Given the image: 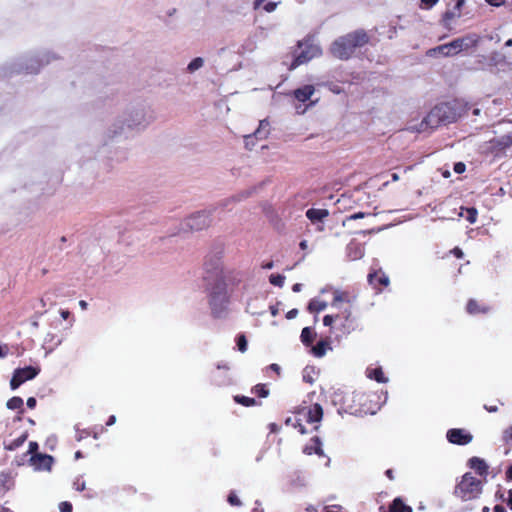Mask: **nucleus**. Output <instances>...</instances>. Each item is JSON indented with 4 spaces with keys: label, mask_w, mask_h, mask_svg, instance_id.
<instances>
[{
    "label": "nucleus",
    "mask_w": 512,
    "mask_h": 512,
    "mask_svg": "<svg viewBox=\"0 0 512 512\" xmlns=\"http://www.w3.org/2000/svg\"><path fill=\"white\" fill-rule=\"evenodd\" d=\"M331 292L330 307L336 312L324 316L323 324L330 327L332 333L347 335L355 329V319L352 312L354 299L348 291L331 288Z\"/></svg>",
    "instance_id": "nucleus-1"
},
{
    "label": "nucleus",
    "mask_w": 512,
    "mask_h": 512,
    "mask_svg": "<svg viewBox=\"0 0 512 512\" xmlns=\"http://www.w3.org/2000/svg\"><path fill=\"white\" fill-rule=\"evenodd\" d=\"M154 120L153 112L144 103L129 106L108 127L110 137L127 135L129 132H140Z\"/></svg>",
    "instance_id": "nucleus-2"
},
{
    "label": "nucleus",
    "mask_w": 512,
    "mask_h": 512,
    "mask_svg": "<svg viewBox=\"0 0 512 512\" xmlns=\"http://www.w3.org/2000/svg\"><path fill=\"white\" fill-rule=\"evenodd\" d=\"M238 281L239 279L232 281H214L205 283L208 304L213 318L226 319L228 317L230 312L229 286L236 284Z\"/></svg>",
    "instance_id": "nucleus-3"
},
{
    "label": "nucleus",
    "mask_w": 512,
    "mask_h": 512,
    "mask_svg": "<svg viewBox=\"0 0 512 512\" xmlns=\"http://www.w3.org/2000/svg\"><path fill=\"white\" fill-rule=\"evenodd\" d=\"M224 246L215 245L207 254L204 262V282L237 280V274L223 263Z\"/></svg>",
    "instance_id": "nucleus-4"
},
{
    "label": "nucleus",
    "mask_w": 512,
    "mask_h": 512,
    "mask_svg": "<svg viewBox=\"0 0 512 512\" xmlns=\"http://www.w3.org/2000/svg\"><path fill=\"white\" fill-rule=\"evenodd\" d=\"M369 41L364 30H356L337 38L330 47L331 54L340 59L347 60L352 57L357 48H361Z\"/></svg>",
    "instance_id": "nucleus-5"
},
{
    "label": "nucleus",
    "mask_w": 512,
    "mask_h": 512,
    "mask_svg": "<svg viewBox=\"0 0 512 512\" xmlns=\"http://www.w3.org/2000/svg\"><path fill=\"white\" fill-rule=\"evenodd\" d=\"M41 65L36 52L27 53L7 61L0 68V74L4 77H12L18 74H38Z\"/></svg>",
    "instance_id": "nucleus-6"
},
{
    "label": "nucleus",
    "mask_w": 512,
    "mask_h": 512,
    "mask_svg": "<svg viewBox=\"0 0 512 512\" xmlns=\"http://www.w3.org/2000/svg\"><path fill=\"white\" fill-rule=\"evenodd\" d=\"M322 418L323 409L321 405L313 404L307 407H303L296 413L293 427L300 434H305L308 432V429L305 428V424L311 425L312 431H317Z\"/></svg>",
    "instance_id": "nucleus-7"
},
{
    "label": "nucleus",
    "mask_w": 512,
    "mask_h": 512,
    "mask_svg": "<svg viewBox=\"0 0 512 512\" xmlns=\"http://www.w3.org/2000/svg\"><path fill=\"white\" fill-rule=\"evenodd\" d=\"M479 42V36L477 34H467L463 37L457 38L450 43L440 45L436 48L429 50L430 56L441 54L443 56H453L461 51L468 50L469 48L475 47Z\"/></svg>",
    "instance_id": "nucleus-8"
},
{
    "label": "nucleus",
    "mask_w": 512,
    "mask_h": 512,
    "mask_svg": "<svg viewBox=\"0 0 512 512\" xmlns=\"http://www.w3.org/2000/svg\"><path fill=\"white\" fill-rule=\"evenodd\" d=\"M321 54L322 50L313 38H308L299 42L296 50L294 51V61L290 65V70L319 57Z\"/></svg>",
    "instance_id": "nucleus-9"
},
{
    "label": "nucleus",
    "mask_w": 512,
    "mask_h": 512,
    "mask_svg": "<svg viewBox=\"0 0 512 512\" xmlns=\"http://www.w3.org/2000/svg\"><path fill=\"white\" fill-rule=\"evenodd\" d=\"M481 481L470 473L463 475L455 489V493L464 501L477 498L481 493Z\"/></svg>",
    "instance_id": "nucleus-10"
},
{
    "label": "nucleus",
    "mask_w": 512,
    "mask_h": 512,
    "mask_svg": "<svg viewBox=\"0 0 512 512\" xmlns=\"http://www.w3.org/2000/svg\"><path fill=\"white\" fill-rule=\"evenodd\" d=\"M39 373L40 368L38 366H26L15 369L10 380L11 389L16 390L24 382L34 379Z\"/></svg>",
    "instance_id": "nucleus-11"
},
{
    "label": "nucleus",
    "mask_w": 512,
    "mask_h": 512,
    "mask_svg": "<svg viewBox=\"0 0 512 512\" xmlns=\"http://www.w3.org/2000/svg\"><path fill=\"white\" fill-rule=\"evenodd\" d=\"M444 124L439 117V109H435V107L428 113V115L422 119L419 124H410L408 129L413 132H427L432 130L439 125Z\"/></svg>",
    "instance_id": "nucleus-12"
},
{
    "label": "nucleus",
    "mask_w": 512,
    "mask_h": 512,
    "mask_svg": "<svg viewBox=\"0 0 512 512\" xmlns=\"http://www.w3.org/2000/svg\"><path fill=\"white\" fill-rule=\"evenodd\" d=\"M211 223L210 214L207 211H200L192 214L185 221V228L191 231H200L208 227Z\"/></svg>",
    "instance_id": "nucleus-13"
},
{
    "label": "nucleus",
    "mask_w": 512,
    "mask_h": 512,
    "mask_svg": "<svg viewBox=\"0 0 512 512\" xmlns=\"http://www.w3.org/2000/svg\"><path fill=\"white\" fill-rule=\"evenodd\" d=\"M302 452L308 456L315 454L320 458H325V465L329 466L330 464V458L325 454L323 442L318 436H313L309 442L305 443L302 447Z\"/></svg>",
    "instance_id": "nucleus-14"
},
{
    "label": "nucleus",
    "mask_w": 512,
    "mask_h": 512,
    "mask_svg": "<svg viewBox=\"0 0 512 512\" xmlns=\"http://www.w3.org/2000/svg\"><path fill=\"white\" fill-rule=\"evenodd\" d=\"M30 465L35 471H51L54 458L51 455L40 453L34 454L29 459Z\"/></svg>",
    "instance_id": "nucleus-15"
},
{
    "label": "nucleus",
    "mask_w": 512,
    "mask_h": 512,
    "mask_svg": "<svg viewBox=\"0 0 512 512\" xmlns=\"http://www.w3.org/2000/svg\"><path fill=\"white\" fill-rule=\"evenodd\" d=\"M489 144L491 151L496 154L504 152L508 148H512V131L490 140Z\"/></svg>",
    "instance_id": "nucleus-16"
},
{
    "label": "nucleus",
    "mask_w": 512,
    "mask_h": 512,
    "mask_svg": "<svg viewBox=\"0 0 512 512\" xmlns=\"http://www.w3.org/2000/svg\"><path fill=\"white\" fill-rule=\"evenodd\" d=\"M446 436L450 443L457 445H466L473 439L472 435L463 429H450Z\"/></svg>",
    "instance_id": "nucleus-17"
},
{
    "label": "nucleus",
    "mask_w": 512,
    "mask_h": 512,
    "mask_svg": "<svg viewBox=\"0 0 512 512\" xmlns=\"http://www.w3.org/2000/svg\"><path fill=\"white\" fill-rule=\"evenodd\" d=\"M439 109V117L444 124L451 123L457 119V113L454 106L450 103H442L435 106Z\"/></svg>",
    "instance_id": "nucleus-18"
},
{
    "label": "nucleus",
    "mask_w": 512,
    "mask_h": 512,
    "mask_svg": "<svg viewBox=\"0 0 512 512\" xmlns=\"http://www.w3.org/2000/svg\"><path fill=\"white\" fill-rule=\"evenodd\" d=\"M465 4V0H456V4L453 10L446 11L443 15L442 22L445 27L450 28L451 22L454 19L461 17V9Z\"/></svg>",
    "instance_id": "nucleus-19"
},
{
    "label": "nucleus",
    "mask_w": 512,
    "mask_h": 512,
    "mask_svg": "<svg viewBox=\"0 0 512 512\" xmlns=\"http://www.w3.org/2000/svg\"><path fill=\"white\" fill-rule=\"evenodd\" d=\"M36 52V55L39 59V62H40V65H41V68L51 64L52 62L54 61H57L60 59V56L50 50V49H40V50H37L35 51Z\"/></svg>",
    "instance_id": "nucleus-20"
},
{
    "label": "nucleus",
    "mask_w": 512,
    "mask_h": 512,
    "mask_svg": "<svg viewBox=\"0 0 512 512\" xmlns=\"http://www.w3.org/2000/svg\"><path fill=\"white\" fill-rule=\"evenodd\" d=\"M366 376L371 380H375L378 383H387L388 378L384 375V372L380 366H369L366 369Z\"/></svg>",
    "instance_id": "nucleus-21"
},
{
    "label": "nucleus",
    "mask_w": 512,
    "mask_h": 512,
    "mask_svg": "<svg viewBox=\"0 0 512 512\" xmlns=\"http://www.w3.org/2000/svg\"><path fill=\"white\" fill-rule=\"evenodd\" d=\"M329 216V211L327 209H316L311 208L306 211V217L312 223L322 222L325 218Z\"/></svg>",
    "instance_id": "nucleus-22"
},
{
    "label": "nucleus",
    "mask_w": 512,
    "mask_h": 512,
    "mask_svg": "<svg viewBox=\"0 0 512 512\" xmlns=\"http://www.w3.org/2000/svg\"><path fill=\"white\" fill-rule=\"evenodd\" d=\"M314 94V87L312 85H305L302 88L294 91V97L301 103L309 101L311 96Z\"/></svg>",
    "instance_id": "nucleus-23"
},
{
    "label": "nucleus",
    "mask_w": 512,
    "mask_h": 512,
    "mask_svg": "<svg viewBox=\"0 0 512 512\" xmlns=\"http://www.w3.org/2000/svg\"><path fill=\"white\" fill-rule=\"evenodd\" d=\"M507 64L506 56L501 52H493L489 56V65L492 67H502Z\"/></svg>",
    "instance_id": "nucleus-24"
},
{
    "label": "nucleus",
    "mask_w": 512,
    "mask_h": 512,
    "mask_svg": "<svg viewBox=\"0 0 512 512\" xmlns=\"http://www.w3.org/2000/svg\"><path fill=\"white\" fill-rule=\"evenodd\" d=\"M469 466L476 472H478L480 475L486 474L488 466L486 465L485 461L478 458L473 457L469 460Z\"/></svg>",
    "instance_id": "nucleus-25"
},
{
    "label": "nucleus",
    "mask_w": 512,
    "mask_h": 512,
    "mask_svg": "<svg viewBox=\"0 0 512 512\" xmlns=\"http://www.w3.org/2000/svg\"><path fill=\"white\" fill-rule=\"evenodd\" d=\"M329 349H331L329 343L327 341L321 340L311 348V353L315 357L320 358L323 357Z\"/></svg>",
    "instance_id": "nucleus-26"
},
{
    "label": "nucleus",
    "mask_w": 512,
    "mask_h": 512,
    "mask_svg": "<svg viewBox=\"0 0 512 512\" xmlns=\"http://www.w3.org/2000/svg\"><path fill=\"white\" fill-rule=\"evenodd\" d=\"M488 307L478 303L475 300H470L467 304V312L471 315L488 312Z\"/></svg>",
    "instance_id": "nucleus-27"
},
{
    "label": "nucleus",
    "mask_w": 512,
    "mask_h": 512,
    "mask_svg": "<svg viewBox=\"0 0 512 512\" xmlns=\"http://www.w3.org/2000/svg\"><path fill=\"white\" fill-rule=\"evenodd\" d=\"M391 512H413L412 508L406 505L401 498H396L391 504Z\"/></svg>",
    "instance_id": "nucleus-28"
},
{
    "label": "nucleus",
    "mask_w": 512,
    "mask_h": 512,
    "mask_svg": "<svg viewBox=\"0 0 512 512\" xmlns=\"http://www.w3.org/2000/svg\"><path fill=\"white\" fill-rule=\"evenodd\" d=\"M269 132V122L267 119H263L259 123L258 129L254 132V136L257 139L265 138Z\"/></svg>",
    "instance_id": "nucleus-29"
},
{
    "label": "nucleus",
    "mask_w": 512,
    "mask_h": 512,
    "mask_svg": "<svg viewBox=\"0 0 512 512\" xmlns=\"http://www.w3.org/2000/svg\"><path fill=\"white\" fill-rule=\"evenodd\" d=\"M316 336V333L314 332V330L310 327H305L302 332H301V341L303 344L305 345H310L314 338Z\"/></svg>",
    "instance_id": "nucleus-30"
},
{
    "label": "nucleus",
    "mask_w": 512,
    "mask_h": 512,
    "mask_svg": "<svg viewBox=\"0 0 512 512\" xmlns=\"http://www.w3.org/2000/svg\"><path fill=\"white\" fill-rule=\"evenodd\" d=\"M317 376V371L314 367L307 366L303 369L302 378L306 383L312 384Z\"/></svg>",
    "instance_id": "nucleus-31"
},
{
    "label": "nucleus",
    "mask_w": 512,
    "mask_h": 512,
    "mask_svg": "<svg viewBox=\"0 0 512 512\" xmlns=\"http://www.w3.org/2000/svg\"><path fill=\"white\" fill-rule=\"evenodd\" d=\"M23 403L24 402L21 397L14 396L7 401L6 406L10 410H20V412L22 413L23 412Z\"/></svg>",
    "instance_id": "nucleus-32"
},
{
    "label": "nucleus",
    "mask_w": 512,
    "mask_h": 512,
    "mask_svg": "<svg viewBox=\"0 0 512 512\" xmlns=\"http://www.w3.org/2000/svg\"><path fill=\"white\" fill-rule=\"evenodd\" d=\"M328 304L325 301L319 299H313L309 303V310L311 312H321L327 308Z\"/></svg>",
    "instance_id": "nucleus-33"
},
{
    "label": "nucleus",
    "mask_w": 512,
    "mask_h": 512,
    "mask_svg": "<svg viewBox=\"0 0 512 512\" xmlns=\"http://www.w3.org/2000/svg\"><path fill=\"white\" fill-rule=\"evenodd\" d=\"M234 401L238 404H241L246 407H251L257 405V401L254 398L242 396V395H236L234 396Z\"/></svg>",
    "instance_id": "nucleus-34"
},
{
    "label": "nucleus",
    "mask_w": 512,
    "mask_h": 512,
    "mask_svg": "<svg viewBox=\"0 0 512 512\" xmlns=\"http://www.w3.org/2000/svg\"><path fill=\"white\" fill-rule=\"evenodd\" d=\"M368 281L371 284H374L375 281H378L383 286H388L389 284V277L385 274L378 275L377 273L369 274L368 275Z\"/></svg>",
    "instance_id": "nucleus-35"
},
{
    "label": "nucleus",
    "mask_w": 512,
    "mask_h": 512,
    "mask_svg": "<svg viewBox=\"0 0 512 512\" xmlns=\"http://www.w3.org/2000/svg\"><path fill=\"white\" fill-rule=\"evenodd\" d=\"M204 65V59L202 57H196L187 66V71L189 73H194L197 70L201 69Z\"/></svg>",
    "instance_id": "nucleus-36"
},
{
    "label": "nucleus",
    "mask_w": 512,
    "mask_h": 512,
    "mask_svg": "<svg viewBox=\"0 0 512 512\" xmlns=\"http://www.w3.org/2000/svg\"><path fill=\"white\" fill-rule=\"evenodd\" d=\"M252 393L260 398H266L269 395V389L265 384H257L252 388Z\"/></svg>",
    "instance_id": "nucleus-37"
},
{
    "label": "nucleus",
    "mask_w": 512,
    "mask_h": 512,
    "mask_svg": "<svg viewBox=\"0 0 512 512\" xmlns=\"http://www.w3.org/2000/svg\"><path fill=\"white\" fill-rule=\"evenodd\" d=\"M286 277L282 274H271L269 276V282L278 287H282L285 283Z\"/></svg>",
    "instance_id": "nucleus-38"
},
{
    "label": "nucleus",
    "mask_w": 512,
    "mask_h": 512,
    "mask_svg": "<svg viewBox=\"0 0 512 512\" xmlns=\"http://www.w3.org/2000/svg\"><path fill=\"white\" fill-rule=\"evenodd\" d=\"M27 433H24L22 434L21 436H19L18 438L14 439L8 446V449L9 450H16L17 448H19L20 446H22L24 444V442L27 440Z\"/></svg>",
    "instance_id": "nucleus-39"
},
{
    "label": "nucleus",
    "mask_w": 512,
    "mask_h": 512,
    "mask_svg": "<svg viewBox=\"0 0 512 512\" xmlns=\"http://www.w3.org/2000/svg\"><path fill=\"white\" fill-rule=\"evenodd\" d=\"M236 343H237V347H238V350L241 352V353H244L247 351V347H248V342H247V339L245 337L244 334H239L236 338Z\"/></svg>",
    "instance_id": "nucleus-40"
},
{
    "label": "nucleus",
    "mask_w": 512,
    "mask_h": 512,
    "mask_svg": "<svg viewBox=\"0 0 512 512\" xmlns=\"http://www.w3.org/2000/svg\"><path fill=\"white\" fill-rule=\"evenodd\" d=\"M465 212H466V215H465L466 220L471 224L475 223L477 220V216H478L477 210L475 208H466Z\"/></svg>",
    "instance_id": "nucleus-41"
},
{
    "label": "nucleus",
    "mask_w": 512,
    "mask_h": 512,
    "mask_svg": "<svg viewBox=\"0 0 512 512\" xmlns=\"http://www.w3.org/2000/svg\"><path fill=\"white\" fill-rule=\"evenodd\" d=\"M269 309L271 315L275 317L280 311L284 312L285 304L283 302H276L274 305H270Z\"/></svg>",
    "instance_id": "nucleus-42"
},
{
    "label": "nucleus",
    "mask_w": 512,
    "mask_h": 512,
    "mask_svg": "<svg viewBox=\"0 0 512 512\" xmlns=\"http://www.w3.org/2000/svg\"><path fill=\"white\" fill-rule=\"evenodd\" d=\"M227 501L232 506L240 507L242 505L241 500L234 491H231L228 495Z\"/></svg>",
    "instance_id": "nucleus-43"
},
{
    "label": "nucleus",
    "mask_w": 512,
    "mask_h": 512,
    "mask_svg": "<svg viewBox=\"0 0 512 512\" xmlns=\"http://www.w3.org/2000/svg\"><path fill=\"white\" fill-rule=\"evenodd\" d=\"M439 0H420L419 8L422 10H430L432 9Z\"/></svg>",
    "instance_id": "nucleus-44"
},
{
    "label": "nucleus",
    "mask_w": 512,
    "mask_h": 512,
    "mask_svg": "<svg viewBox=\"0 0 512 512\" xmlns=\"http://www.w3.org/2000/svg\"><path fill=\"white\" fill-rule=\"evenodd\" d=\"M365 216H366V214H365L364 212H357V213H354V214H352V215L348 216V217L344 220L343 225H345V224H346V222H348V221H351V220H357V219H362V218H364Z\"/></svg>",
    "instance_id": "nucleus-45"
},
{
    "label": "nucleus",
    "mask_w": 512,
    "mask_h": 512,
    "mask_svg": "<svg viewBox=\"0 0 512 512\" xmlns=\"http://www.w3.org/2000/svg\"><path fill=\"white\" fill-rule=\"evenodd\" d=\"M254 138H256V137L254 136V134H253V135H247V136H245V147H246L247 149H249V150H252V149H253V147H254V145H255V143H254Z\"/></svg>",
    "instance_id": "nucleus-46"
},
{
    "label": "nucleus",
    "mask_w": 512,
    "mask_h": 512,
    "mask_svg": "<svg viewBox=\"0 0 512 512\" xmlns=\"http://www.w3.org/2000/svg\"><path fill=\"white\" fill-rule=\"evenodd\" d=\"M59 508L61 512H72V504L67 501L61 502Z\"/></svg>",
    "instance_id": "nucleus-47"
},
{
    "label": "nucleus",
    "mask_w": 512,
    "mask_h": 512,
    "mask_svg": "<svg viewBox=\"0 0 512 512\" xmlns=\"http://www.w3.org/2000/svg\"><path fill=\"white\" fill-rule=\"evenodd\" d=\"M38 448H39V445L37 442L35 441H31L29 443V449H28V453L32 455L34 454H39L37 451H38Z\"/></svg>",
    "instance_id": "nucleus-48"
},
{
    "label": "nucleus",
    "mask_w": 512,
    "mask_h": 512,
    "mask_svg": "<svg viewBox=\"0 0 512 512\" xmlns=\"http://www.w3.org/2000/svg\"><path fill=\"white\" fill-rule=\"evenodd\" d=\"M268 371H273L279 375L281 372V367L278 364L273 363L265 368V372L268 373Z\"/></svg>",
    "instance_id": "nucleus-49"
},
{
    "label": "nucleus",
    "mask_w": 512,
    "mask_h": 512,
    "mask_svg": "<svg viewBox=\"0 0 512 512\" xmlns=\"http://www.w3.org/2000/svg\"><path fill=\"white\" fill-rule=\"evenodd\" d=\"M277 5H278V3H277V2H272V1H271V2H267V3L263 6V8H264V10H265L266 12L271 13V12H273V11L276 9Z\"/></svg>",
    "instance_id": "nucleus-50"
},
{
    "label": "nucleus",
    "mask_w": 512,
    "mask_h": 512,
    "mask_svg": "<svg viewBox=\"0 0 512 512\" xmlns=\"http://www.w3.org/2000/svg\"><path fill=\"white\" fill-rule=\"evenodd\" d=\"M313 104H314V101H310L308 104H305L303 107H302V105L300 104V105L296 106V112H297L298 114H303V113L307 110V108H308L309 106L313 105Z\"/></svg>",
    "instance_id": "nucleus-51"
},
{
    "label": "nucleus",
    "mask_w": 512,
    "mask_h": 512,
    "mask_svg": "<svg viewBox=\"0 0 512 512\" xmlns=\"http://www.w3.org/2000/svg\"><path fill=\"white\" fill-rule=\"evenodd\" d=\"M465 164L462 162H458L454 165V171L458 174H461L465 171Z\"/></svg>",
    "instance_id": "nucleus-52"
},
{
    "label": "nucleus",
    "mask_w": 512,
    "mask_h": 512,
    "mask_svg": "<svg viewBox=\"0 0 512 512\" xmlns=\"http://www.w3.org/2000/svg\"><path fill=\"white\" fill-rule=\"evenodd\" d=\"M74 488L77 490V491H83L85 489V482L84 481H80L79 479H77L74 484H73Z\"/></svg>",
    "instance_id": "nucleus-53"
},
{
    "label": "nucleus",
    "mask_w": 512,
    "mask_h": 512,
    "mask_svg": "<svg viewBox=\"0 0 512 512\" xmlns=\"http://www.w3.org/2000/svg\"><path fill=\"white\" fill-rule=\"evenodd\" d=\"M9 348L7 345L0 344V358H5L8 355Z\"/></svg>",
    "instance_id": "nucleus-54"
},
{
    "label": "nucleus",
    "mask_w": 512,
    "mask_h": 512,
    "mask_svg": "<svg viewBox=\"0 0 512 512\" xmlns=\"http://www.w3.org/2000/svg\"><path fill=\"white\" fill-rule=\"evenodd\" d=\"M36 403H37V401H36V399H35L34 397H29V398L27 399V402H26L27 406H28L30 409L35 408Z\"/></svg>",
    "instance_id": "nucleus-55"
},
{
    "label": "nucleus",
    "mask_w": 512,
    "mask_h": 512,
    "mask_svg": "<svg viewBox=\"0 0 512 512\" xmlns=\"http://www.w3.org/2000/svg\"><path fill=\"white\" fill-rule=\"evenodd\" d=\"M485 1L495 7H499L504 4V0H485Z\"/></svg>",
    "instance_id": "nucleus-56"
},
{
    "label": "nucleus",
    "mask_w": 512,
    "mask_h": 512,
    "mask_svg": "<svg viewBox=\"0 0 512 512\" xmlns=\"http://www.w3.org/2000/svg\"><path fill=\"white\" fill-rule=\"evenodd\" d=\"M452 253L457 258H462L463 257V251L460 248H458V247L454 248L452 250Z\"/></svg>",
    "instance_id": "nucleus-57"
},
{
    "label": "nucleus",
    "mask_w": 512,
    "mask_h": 512,
    "mask_svg": "<svg viewBox=\"0 0 512 512\" xmlns=\"http://www.w3.org/2000/svg\"><path fill=\"white\" fill-rule=\"evenodd\" d=\"M218 370H226L228 371L230 369L229 365L226 362H220L217 364Z\"/></svg>",
    "instance_id": "nucleus-58"
},
{
    "label": "nucleus",
    "mask_w": 512,
    "mask_h": 512,
    "mask_svg": "<svg viewBox=\"0 0 512 512\" xmlns=\"http://www.w3.org/2000/svg\"><path fill=\"white\" fill-rule=\"evenodd\" d=\"M116 423V416L115 415H111L109 416L107 422H106V425L107 426H112Z\"/></svg>",
    "instance_id": "nucleus-59"
},
{
    "label": "nucleus",
    "mask_w": 512,
    "mask_h": 512,
    "mask_svg": "<svg viewBox=\"0 0 512 512\" xmlns=\"http://www.w3.org/2000/svg\"><path fill=\"white\" fill-rule=\"evenodd\" d=\"M264 0H254L253 2V8L255 10L259 9L261 5L263 4Z\"/></svg>",
    "instance_id": "nucleus-60"
},
{
    "label": "nucleus",
    "mask_w": 512,
    "mask_h": 512,
    "mask_svg": "<svg viewBox=\"0 0 512 512\" xmlns=\"http://www.w3.org/2000/svg\"><path fill=\"white\" fill-rule=\"evenodd\" d=\"M507 505L512 510V490L508 491Z\"/></svg>",
    "instance_id": "nucleus-61"
},
{
    "label": "nucleus",
    "mask_w": 512,
    "mask_h": 512,
    "mask_svg": "<svg viewBox=\"0 0 512 512\" xmlns=\"http://www.w3.org/2000/svg\"><path fill=\"white\" fill-rule=\"evenodd\" d=\"M60 315H61V317H62L63 319H65V320H66V319H68V318H69V316H70V312H69L68 310H61V311H60Z\"/></svg>",
    "instance_id": "nucleus-62"
},
{
    "label": "nucleus",
    "mask_w": 512,
    "mask_h": 512,
    "mask_svg": "<svg viewBox=\"0 0 512 512\" xmlns=\"http://www.w3.org/2000/svg\"><path fill=\"white\" fill-rule=\"evenodd\" d=\"M506 477L508 480H512V464L508 467L506 471Z\"/></svg>",
    "instance_id": "nucleus-63"
},
{
    "label": "nucleus",
    "mask_w": 512,
    "mask_h": 512,
    "mask_svg": "<svg viewBox=\"0 0 512 512\" xmlns=\"http://www.w3.org/2000/svg\"><path fill=\"white\" fill-rule=\"evenodd\" d=\"M494 512H506L505 508L501 505H496L494 507Z\"/></svg>",
    "instance_id": "nucleus-64"
}]
</instances>
